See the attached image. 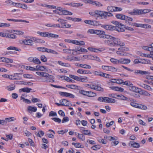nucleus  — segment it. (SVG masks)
Instances as JSON below:
<instances>
[{
	"label": "nucleus",
	"instance_id": "1",
	"mask_svg": "<svg viewBox=\"0 0 153 153\" xmlns=\"http://www.w3.org/2000/svg\"><path fill=\"white\" fill-rule=\"evenodd\" d=\"M111 22L116 25V26L115 27L108 25H101V27L107 30H115L119 32H122L124 31L125 26L123 25L117 21H113Z\"/></svg>",
	"mask_w": 153,
	"mask_h": 153
},
{
	"label": "nucleus",
	"instance_id": "2",
	"mask_svg": "<svg viewBox=\"0 0 153 153\" xmlns=\"http://www.w3.org/2000/svg\"><path fill=\"white\" fill-rule=\"evenodd\" d=\"M108 45L111 47L116 46H123L125 45V44L122 42L121 40L118 38L114 37H111L110 40L106 41Z\"/></svg>",
	"mask_w": 153,
	"mask_h": 153
},
{
	"label": "nucleus",
	"instance_id": "3",
	"mask_svg": "<svg viewBox=\"0 0 153 153\" xmlns=\"http://www.w3.org/2000/svg\"><path fill=\"white\" fill-rule=\"evenodd\" d=\"M134 73L135 74L138 75H146L149 74V72L148 71L137 69L135 70Z\"/></svg>",
	"mask_w": 153,
	"mask_h": 153
},
{
	"label": "nucleus",
	"instance_id": "4",
	"mask_svg": "<svg viewBox=\"0 0 153 153\" xmlns=\"http://www.w3.org/2000/svg\"><path fill=\"white\" fill-rule=\"evenodd\" d=\"M101 17L102 19H106L107 16H112L113 14L110 12L101 11Z\"/></svg>",
	"mask_w": 153,
	"mask_h": 153
},
{
	"label": "nucleus",
	"instance_id": "5",
	"mask_svg": "<svg viewBox=\"0 0 153 153\" xmlns=\"http://www.w3.org/2000/svg\"><path fill=\"white\" fill-rule=\"evenodd\" d=\"M28 60L30 62L37 65L40 64L41 63L39 59L36 57H30L28 59Z\"/></svg>",
	"mask_w": 153,
	"mask_h": 153
},
{
	"label": "nucleus",
	"instance_id": "6",
	"mask_svg": "<svg viewBox=\"0 0 153 153\" xmlns=\"http://www.w3.org/2000/svg\"><path fill=\"white\" fill-rule=\"evenodd\" d=\"M103 32L104 33H103L102 34H100L99 37L100 38L103 39H107V40H106L105 41V43L107 44V43L106 42V41H109L111 39V37H113L110 35L105 34V32L104 31H103Z\"/></svg>",
	"mask_w": 153,
	"mask_h": 153
},
{
	"label": "nucleus",
	"instance_id": "7",
	"mask_svg": "<svg viewBox=\"0 0 153 153\" xmlns=\"http://www.w3.org/2000/svg\"><path fill=\"white\" fill-rule=\"evenodd\" d=\"M59 102L62 104V106H72V104L68 100L63 99L59 100Z\"/></svg>",
	"mask_w": 153,
	"mask_h": 153
},
{
	"label": "nucleus",
	"instance_id": "8",
	"mask_svg": "<svg viewBox=\"0 0 153 153\" xmlns=\"http://www.w3.org/2000/svg\"><path fill=\"white\" fill-rule=\"evenodd\" d=\"M88 33L92 34H95L100 36V34H102L103 33V31L99 30L90 29L88 31Z\"/></svg>",
	"mask_w": 153,
	"mask_h": 153
},
{
	"label": "nucleus",
	"instance_id": "9",
	"mask_svg": "<svg viewBox=\"0 0 153 153\" xmlns=\"http://www.w3.org/2000/svg\"><path fill=\"white\" fill-rule=\"evenodd\" d=\"M101 11L96 10L94 12H91L89 13V14L92 16L94 17H101ZM97 19V18L96 19Z\"/></svg>",
	"mask_w": 153,
	"mask_h": 153
},
{
	"label": "nucleus",
	"instance_id": "10",
	"mask_svg": "<svg viewBox=\"0 0 153 153\" xmlns=\"http://www.w3.org/2000/svg\"><path fill=\"white\" fill-rule=\"evenodd\" d=\"M141 11L142 9H135L133 10V12H130L129 13L133 15H141Z\"/></svg>",
	"mask_w": 153,
	"mask_h": 153
},
{
	"label": "nucleus",
	"instance_id": "11",
	"mask_svg": "<svg viewBox=\"0 0 153 153\" xmlns=\"http://www.w3.org/2000/svg\"><path fill=\"white\" fill-rule=\"evenodd\" d=\"M13 61L12 59L7 58L0 57V62H6L8 63H12Z\"/></svg>",
	"mask_w": 153,
	"mask_h": 153
},
{
	"label": "nucleus",
	"instance_id": "12",
	"mask_svg": "<svg viewBox=\"0 0 153 153\" xmlns=\"http://www.w3.org/2000/svg\"><path fill=\"white\" fill-rule=\"evenodd\" d=\"M59 94L62 96L68 97L72 98L74 97V96L73 94L66 92H59Z\"/></svg>",
	"mask_w": 153,
	"mask_h": 153
},
{
	"label": "nucleus",
	"instance_id": "13",
	"mask_svg": "<svg viewBox=\"0 0 153 153\" xmlns=\"http://www.w3.org/2000/svg\"><path fill=\"white\" fill-rule=\"evenodd\" d=\"M130 90L136 93H140L141 91H143L140 88L135 86H133V85H132V87H130Z\"/></svg>",
	"mask_w": 153,
	"mask_h": 153
},
{
	"label": "nucleus",
	"instance_id": "14",
	"mask_svg": "<svg viewBox=\"0 0 153 153\" xmlns=\"http://www.w3.org/2000/svg\"><path fill=\"white\" fill-rule=\"evenodd\" d=\"M78 73L80 74H91V73L89 70H84L82 69H79L77 71Z\"/></svg>",
	"mask_w": 153,
	"mask_h": 153
},
{
	"label": "nucleus",
	"instance_id": "15",
	"mask_svg": "<svg viewBox=\"0 0 153 153\" xmlns=\"http://www.w3.org/2000/svg\"><path fill=\"white\" fill-rule=\"evenodd\" d=\"M36 74L38 75L46 78H47V77L49 76V74L46 72L37 71L36 72Z\"/></svg>",
	"mask_w": 153,
	"mask_h": 153
},
{
	"label": "nucleus",
	"instance_id": "16",
	"mask_svg": "<svg viewBox=\"0 0 153 153\" xmlns=\"http://www.w3.org/2000/svg\"><path fill=\"white\" fill-rule=\"evenodd\" d=\"M22 43L25 45H33V42L30 39H24L22 41Z\"/></svg>",
	"mask_w": 153,
	"mask_h": 153
},
{
	"label": "nucleus",
	"instance_id": "17",
	"mask_svg": "<svg viewBox=\"0 0 153 153\" xmlns=\"http://www.w3.org/2000/svg\"><path fill=\"white\" fill-rule=\"evenodd\" d=\"M129 145L134 148H138L140 147V144L134 141H130L129 143Z\"/></svg>",
	"mask_w": 153,
	"mask_h": 153
},
{
	"label": "nucleus",
	"instance_id": "18",
	"mask_svg": "<svg viewBox=\"0 0 153 153\" xmlns=\"http://www.w3.org/2000/svg\"><path fill=\"white\" fill-rule=\"evenodd\" d=\"M27 110L29 113H31L32 112H36L37 111V108L36 107L30 106L27 107Z\"/></svg>",
	"mask_w": 153,
	"mask_h": 153
},
{
	"label": "nucleus",
	"instance_id": "19",
	"mask_svg": "<svg viewBox=\"0 0 153 153\" xmlns=\"http://www.w3.org/2000/svg\"><path fill=\"white\" fill-rule=\"evenodd\" d=\"M7 20L9 21H13L15 22H25L26 23H29V22L25 20H23L22 19H7Z\"/></svg>",
	"mask_w": 153,
	"mask_h": 153
},
{
	"label": "nucleus",
	"instance_id": "20",
	"mask_svg": "<svg viewBox=\"0 0 153 153\" xmlns=\"http://www.w3.org/2000/svg\"><path fill=\"white\" fill-rule=\"evenodd\" d=\"M49 76L46 78V82H54V78H53V76L49 74Z\"/></svg>",
	"mask_w": 153,
	"mask_h": 153
},
{
	"label": "nucleus",
	"instance_id": "21",
	"mask_svg": "<svg viewBox=\"0 0 153 153\" xmlns=\"http://www.w3.org/2000/svg\"><path fill=\"white\" fill-rule=\"evenodd\" d=\"M32 90V89L28 88H23L19 89V91L20 93L22 91L27 93H29L31 90Z\"/></svg>",
	"mask_w": 153,
	"mask_h": 153
},
{
	"label": "nucleus",
	"instance_id": "22",
	"mask_svg": "<svg viewBox=\"0 0 153 153\" xmlns=\"http://www.w3.org/2000/svg\"><path fill=\"white\" fill-rule=\"evenodd\" d=\"M11 33L17 35H23L24 32L20 30H11Z\"/></svg>",
	"mask_w": 153,
	"mask_h": 153
},
{
	"label": "nucleus",
	"instance_id": "23",
	"mask_svg": "<svg viewBox=\"0 0 153 153\" xmlns=\"http://www.w3.org/2000/svg\"><path fill=\"white\" fill-rule=\"evenodd\" d=\"M65 20L62 19H59L57 20V21L59 22L62 25V27H64L65 26L66 22H65Z\"/></svg>",
	"mask_w": 153,
	"mask_h": 153
},
{
	"label": "nucleus",
	"instance_id": "24",
	"mask_svg": "<svg viewBox=\"0 0 153 153\" xmlns=\"http://www.w3.org/2000/svg\"><path fill=\"white\" fill-rule=\"evenodd\" d=\"M107 97H100L97 99V100L101 102H103L106 103Z\"/></svg>",
	"mask_w": 153,
	"mask_h": 153
},
{
	"label": "nucleus",
	"instance_id": "25",
	"mask_svg": "<svg viewBox=\"0 0 153 153\" xmlns=\"http://www.w3.org/2000/svg\"><path fill=\"white\" fill-rule=\"evenodd\" d=\"M126 16L123 14H116L115 16L118 19L125 20Z\"/></svg>",
	"mask_w": 153,
	"mask_h": 153
},
{
	"label": "nucleus",
	"instance_id": "26",
	"mask_svg": "<svg viewBox=\"0 0 153 153\" xmlns=\"http://www.w3.org/2000/svg\"><path fill=\"white\" fill-rule=\"evenodd\" d=\"M106 100V103H114L116 101L115 99L108 97H107Z\"/></svg>",
	"mask_w": 153,
	"mask_h": 153
},
{
	"label": "nucleus",
	"instance_id": "27",
	"mask_svg": "<svg viewBox=\"0 0 153 153\" xmlns=\"http://www.w3.org/2000/svg\"><path fill=\"white\" fill-rule=\"evenodd\" d=\"M137 108L144 110H146L147 109V107L146 106L140 104H138V105L137 106Z\"/></svg>",
	"mask_w": 153,
	"mask_h": 153
},
{
	"label": "nucleus",
	"instance_id": "28",
	"mask_svg": "<svg viewBox=\"0 0 153 153\" xmlns=\"http://www.w3.org/2000/svg\"><path fill=\"white\" fill-rule=\"evenodd\" d=\"M15 85L14 84H11L9 86L7 87V89L9 91L14 90L15 88Z\"/></svg>",
	"mask_w": 153,
	"mask_h": 153
},
{
	"label": "nucleus",
	"instance_id": "29",
	"mask_svg": "<svg viewBox=\"0 0 153 153\" xmlns=\"http://www.w3.org/2000/svg\"><path fill=\"white\" fill-rule=\"evenodd\" d=\"M45 67L43 66L37 65L36 66V70H40L43 71L45 69Z\"/></svg>",
	"mask_w": 153,
	"mask_h": 153
},
{
	"label": "nucleus",
	"instance_id": "30",
	"mask_svg": "<svg viewBox=\"0 0 153 153\" xmlns=\"http://www.w3.org/2000/svg\"><path fill=\"white\" fill-rule=\"evenodd\" d=\"M58 63L59 65L64 67H69L70 66L68 63H63L62 62L60 61H58Z\"/></svg>",
	"mask_w": 153,
	"mask_h": 153
},
{
	"label": "nucleus",
	"instance_id": "31",
	"mask_svg": "<svg viewBox=\"0 0 153 153\" xmlns=\"http://www.w3.org/2000/svg\"><path fill=\"white\" fill-rule=\"evenodd\" d=\"M7 49L8 50H15L17 51H21L20 49H18L17 48L14 47V46H10L7 48Z\"/></svg>",
	"mask_w": 153,
	"mask_h": 153
},
{
	"label": "nucleus",
	"instance_id": "32",
	"mask_svg": "<svg viewBox=\"0 0 153 153\" xmlns=\"http://www.w3.org/2000/svg\"><path fill=\"white\" fill-rule=\"evenodd\" d=\"M107 10L109 12H114V7L110 6L108 7Z\"/></svg>",
	"mask_w": 153,
	"mask_h": 153
},
{
	"label": "nucleus",
	"instance_id": "33",
	"mask_svg": "<svg viewBox=\"0 0 153 153\" xmlns=\"http://www.w3.org/2000/svg\"><path fill=\"white\" fill-rule=\"evenodd\" d=\"M82 5L83 4L82 3H73L71 4V6L74 7H79L82 6Z\"/></svg>",
	"mask_w": 153,
	"mask_h": 153
},
{
	"label": "nucleus",
	"instance_id": "34",
	"mask_svg": "<svg viewBox=\"0 0 153 153\" xmlns=\"http://www.w3.org/2000/svg\"><path fill=\"white\" fill-rule=\"evenodd\" d=\"M101 24H100V22L95 21V20H91V25L93 26H98V25H101Z\"/></svg>",
	"mask_w": 153,
	"mask_h": 153
},
{
	"label": "nucleus",
	"instance_id": "35",
	"mask_svg": "<svg viewBox=\"0 0 153 153\" xmlns=\"http://www.w3.org/2000/svg\"><path fill=\"white\" fill-rule=\"evenodd\" d=\"M6 38H10L12 39H16V36L15 35L10 33H7Z\"/></svg>",
	"mask_w": 153,
	"mask_h": 153
},
{
	"label": "nucleus",
	"instance_id": "36",
	"mask_svg": "<svg viewBox=\"0 0 153 153\" xmlns=\"http://www.w3.org/2000/svg\"><path fill=\"white\" fill-rule=\"evenodd\" d=\"M122 84L128 85L129 86V88L130 90V87H132V85H133V84L131 83L130 82H128L127 81L124 82L123 81Z\"/></svg>",
	"mask_w": 153,
	"mask_h": 153
},
{
	"label": "nucleus",
	"instance_id": "37",
	"mask_svg": "<svg viewBox=\"0 0 153 153\" xmlns=\"http://www.w3.org/2000/svg\"><path fill=\"white\" fill-rule=\"evenodd\" d=\"M92 4L95 5L98 7H102L103 6L102 4L100 2L97 1H93Z\"/></svg>",
	"mask_w": 153,
	"mask_h": 153
},
{
	"label": "nucleus",
	"instance_id": "38",
	"mask_svg": "<svg viewBox=\"0 0 153 153\" xmlns=\"http://www.w3.org/2000/svg\"><path fill=\"white\" fill-rule=\"evenodd\" d=\"M47 48L45 47H38L36 48V49L40 51L46 52Z\"/></svg>",
	"mask_w": 153,
	"mask_h": 153
},
{
	"label": "nucleus",
	"instance_id": "39",
	"mask_svg": "<svg viewBox=\"0 0 153 153\" xmlns=\"http://www.w3.org/2000/svg\"><path fill=\"white\" fill-rule=\"evenodd\" d=\"M72 144L76 148H84V146L82 145H80L79 143H72Z\"/></svg>",
	"mask_w": 153,
	"mask_h": 153
},
{
	"label": "nucleus",
	"instance_id": "40",
	"mask_svg": "<svg viewBox=\"0 0 153 153\" xmlns=\"http://www.w3.org/2000/svg\"><path fill=\"white\" fill-rule=\"evenodd\" d=\"M80 66L81 67L84 68L90 69L91 68V67L90 65L86 64H81Z\"/></svg>",
	"mask_w": 153,
	"mask_h": 153
},
{
	"label": "nucleus",
	"instance_id": "41",
	"mask_svg": "<svg viewBox=\"0 0 153 153\" xmlns=\"http://www.w3.org/2000/svg\"><path fill=\"white\" fill-rule=\"evenodd\" d=\"M141 63L142 64H149L150 62V61L147 59H140Z\"/></svg>",
	"mask_w": 153,
	"mask_h": 153
},
{
	"label": "nucleus",
	"instance_id": "42",
	"mask_svg": "<svg viewBox=\"0 0 153 153\" xmlns=\"http://www.w3.org/2000/svg\"><path fill=\"white\" fill-rule=\"evenodd\" d=\"M10 26V25L9 24L4 23H0V27H9Z\"/></svg>",
	"mask_w": 153,
	"mask_h": 153
},
{
	"label": "nucleus",
	"instance_id": "43",
	"mask_svg": "<svg viewBox=\"0 0 153 153\" xmlns=\"http://www.w3.org/2000/svg\"><path fill=\"white\" fill-rule=\"evenodd\" d=\"M21 100H23V102H25L27 104H30L31 103V101L27 99H26L23 97H20Z\"/></svg>",
	"mask_w": 153,
	"mask_h": 153
},
{
	"label": "nucleus",
	"instance_id": "44",
	"mask_svg": "<svg viewBox=\"0 0 153 153\" xmlns=\"http://www.w3.org/2000/svg\"><path fill=\"white\" fill-rule=\"evenodd\" d=\"M21 84L29 86H31L33 85V83L32 82H24L23 81L21 82Z\"/></svg>",
	"mask_w": 153,
	"mask_h": 153
},
{
	"label": "nucleus",
	"instance_id": "45",
	"mask_svg": "<svg viewBox=\"0 0 153 153\" xmlns=\"http://www.w3.org/2000/svg\"><path fill=\"white\" fill-rule=\"evenodd\" d=\"M96 95V93L91 91H88L87 96L89 97H94Z\"/></svg>",
	"mask_w": 153,
	"mask_h": 153
},
{
	"label": "nucleus",
	"instance_id": "46",
	"mask_svg": "<svg viewBox=\"0 0 153 153\" xmlns=\"http://www.w3.org/2000/svg\"><path fill=\"white\" fill-rule=\"evenodd\" d=\"M95 90L98 91L102 92L103 91L104 89L103 88H102L100 86H99V85H96Z\"/></svg>",
	"mask_w": 153,
	"mask_h": 153
},
{
	"label": "nucleus",
	"instance_id": "47",
	"mask_svg": "<svg viewBox=\"0 0 153 153\" xmlns=\"http://www.w3.org/2000/svg\"><path fill=\"white\" fill-rule=\"evenodd\" d=\"M21 74H22L21 73H15L14 74V76H13L12 75H9V79L11 80H14V77H15L16 76H18L19 75Z\"/></svg>",
	"mask_w": 153,
	"mask_h": 153
},
{
	"label": "nucleus",
	"instance_id": "48",
	"mask_svg": "<svg viewBox=\"0 0 153 153\" xmlns=\"http://www.w3.org/2000/svg\"><path fill=\"white\" fill-rule=\"evenodd\" d=\"M64 80L69 82L74 83L75 82L74 80L70 79L69 77L67 76H65V77H64Z\"/></svg>",
	"mask_w": 153,
	"mask_h": 153
},
{
	"label": "nucleus",
	"instance_id": "49",
	"mask_svg": "<svg viewBox=\"0 0 153 153\" xmlns=\"http://www.w3.org/2000/svg\"><path fill=\"white\" fill-rule=\"evenodd\" d=\"M23 76L25 78L32 79L33 78V75L29 74H25L23 75Z\"/></svg>",
	"mask_w": 153,
	"mask_h": 153
},
{
	"label": "nucleus",
	"instance_id": "50",
	"mask_svg": "<svg viewBox=\"0 0 153 153\" xmlns=\"http://www.w3.org/2000/svg\"><path fill=\"white\" fill-rule=\"evenodd\" d=\"M66 87L71 89H74L76 88V85L73 84L67 85H66Z\"/></svg>",
	"mask_w": 153,
	"mask_h": 153
},
{
	"label": "nucleus",
	"instance_id": "51",
	"mask_svg": "<svg viewBox=\"0 0 153 153\" xmlns=\"http://www.w3.org/2000/svg\"><path fill=\"white\" fill-rule=\"evenodd\" d=\"M108 71L113 72H116L117 71V69L114 67L109 66Z\"/></svg>",
	"mask_w": 153,
	"mask_h": 153
},
{
	"label": "nucleus",
	"instance_id": "52",
	"mask_svg": "<svg viewBox=\"0 0 153 153\" xmlns=\"http://www.w3.org/2000/svg\"><path fill=\"white\" fill-rule=\"evenodd\" d=\"M59 35L57 34H54L53 33H49V37L48 38H58L59 37Z\"/></svg>",
	"mask_w": 153,
	"mask_h": 153
},
{
	"label": "nucleus",
	"instance_id": "53",
	"mask_svg": "<svg viewBox=\"0 0 153 153\" xmlns=\"http://www.w3.org/2000/svg\"><path fill=\"white\" fill-rule=\"evenodd\" d=\"M151 11V10L149 9H142V14L148 13Z\"/></svg>",
	"mask_w": 153,
	"mask_h": 153
},
{
	"label": "nucleus",
	"instance_id": "54",
	"mask_svg": "<svg viewBox=\"0 0 153 153\" xmlns=\"http://www.w3.org/2000/svg\"><path fill=\"white\" fill-rule=\"evenodd\" d=\"M83 133L85 135H87L89 136L91 135L90 131L89 130H83Z\"/></svg>",
	"mask_w": 153,
	"mask_h": 153
},
{
	"label": "nucleus",
	"instance_id": "55",
	"mask_svg": "<svg viewBox=\"0 0 153 153\" xmlns=\"http://www.w3.org/2000/svg\"><path fill=\"white\" fill-rule=\"evenodd\" d=\"M69 76L71 78H72L77 81H79V77L78 76H75L72 75H70Z\"/></svg>",
	"mask_w": 153,
	"mask_h": 153
},
{
	"label": "nucleus",
	"instance_id": "56",
	"mask_svg": "<svg viewBox=\"0 0 153 153\" xmlns=\"http://www.w3.org/2000/svg\"><path fill=\"white\" fill-rule=\"evenodd\" d=\"M117 96L120 97V99L123 100H125L128 99V98L127 97L122 95H117Z\"/></svg>",
	"mask_w": 153,
	"mask_h": 153
},
{
	"label": "nucleus",
	"instance_id": "57",
	"mask_svg": "<svg viewBox=\"0 0 153 153\" xmlns=\"http://www.w3.org/2000/svg\"><path fill=\"white\" fill-rule=\"evenodd\" d=\"M88 91H86L85 90H82V91H79V92L80 94H83L84 95L87 96L88 94Z\"/></svg>",
	"mask_w": 153,
	"mask_h": 153
},
{
	"label": "nucleus",
	"instance_id": "58",
	"mask_svg": "<svg viewBox=\"0 0 153 153\" xmlns=\"http://www.w3.org/2000/svg\"><path fill=\"white\" fill-rule=\"evenodd\" d=\"M78 137L81 140H85V137L82 134H80L78 133Z\"/></svg>",
	"mask_w": 153,
	"mask_h": 153
},
{
	"label": "nucleus",
	"instance_id": "59",
	"mask_svg": "<svg viewBox=\"0 0 153 153\" xmlns=\"http://www.w3.org/2000/svg\"><path fill=\"white\" fill-rule=\"evenodd\" d=\"M68 12L69 11H68V10H63L61 12H60L59 15H68Z\"/></svg>",
	"mask_w": 153,
	"mask_h": 153
},
{
	"label": "nucleus",
	"instance_id": "60",
	"mask_svg": "<svg viewBox=\"0 0 153 153\" xmlns=\"http://www.w3.org/2000/svg\"><path fill=\"white\" fill-rule=\"evenodd\" d=\"M100 148V146L99 145H95L91 147V149L94 150H97Z\"/></svg>",
	"mask_w": 153,
	"mask_h": 153
},
{
	"label": "nucleus",
	"instance_id": "61",
	"mask_svg": "<svg viewBox=\"0 0 153 153\" xmlns=\"http://www.w3.org/2000/svg\"><path fill=\"white\" fill-rule=\"evenodd\" d=\"M41 60L44 62H46L47 61V59L45 55H42L40 57Z\"/></svg>",
	"mask_w": 153,
	"mask_h": 153
},
{
	"label": "nucleus",
	"instance_id": "62",
	"mask_svg": "<svg viewBox=\"0 0 153 153\" xmlns=\"http://www.w3.org/2000/svg\"><path fill=\"white\" fill-rule=\"evenodd\" d=\"M103 72L100 71H94V74L95 75H97L100 76H103V75H102V74Z\"/></svg>",
	"mask_w": 153,
	"mask_h": 153
},
{
	"label": "nucleus",
	"instance_id": "63",
	"mask_svg": "<svg viewBox=\"0 0 153 153\" xmlns=\"http://www.w3.org/2000/svg\"><path fill=\"white\" fill-rule=\"evenodd\" d=\"M51 119L58 123H60L61 121V120L58 118H52Z\"/></svg>",
	"mask_w": 153,
	"mask_h": 153
},
{
	"label": "nucleus",
	"instance_id": "64",
	"mask_svg": "<svg viewBox=\"0 0 153 153\" xmlns=\"http://www.w3.org/2000/svg\"><path fill=\"white\" fill-rule=\"evenodd\" d=\"M69 120V118L68 117H64L62 121V123L65 122H68Z\"/></svg>",
	"mask_w": 153,
	"mask_h": 153
}]
</instances>
